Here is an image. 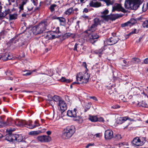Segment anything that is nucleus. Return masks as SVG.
I'll use <instances>...</instances> for the list:
<instances>
[{"label": "nucleus", "instance_id": "1", "mask_svg": "<svg viewBox=\"0 0 148 148\" xmlns=\"http://www.w3.org/2000/svg\"><path fill=\"white\" fill-rule=\"evenodd\" d=\"M94 23L90 27V29L85 31V32L89 34L87 39L91 43L93 44L96 41L99 37V36L95 33H91V32H93L96 29L97 25L100 24V21L98 18H95L94 19Z\"/></svg>", "mask_w": 148, "mask_h": 148}, {"label": "nucleus", "instance_id": "2", "mask_svg": "<svg viewBox=\"0 0 148 148\" xmlns=\"http://www.w3.org/2000/svg\"><path fill=\"white\" fill-rule=\"evenodd\" d=\"M144 0H126L125 7L126 9L136 10Z\"/></svg>", "mask_w": 148, "mask_h": 148}, {"label": "nucleus", "instance_id": "3", "mask_svg": "<svg viewBox=\"0 0 148 148\" xmlns=\"http://www.w3.org/2000/svg\"><path fill=\"white\" fill-rule=\"evenodd\" d=\"M89 77L90 75L87 71L79 73L76 76V79L78 82H74L72 84L86 83L88 81Z\"/></svg>", "mask_w": 148, "mask_h": 148}, {"label": "nucleus", "instance_id": "4", "mask_svg": "<svg viewBox=\"0 0 148 148\" xmlns=\"http://www.w3.org/2000/svg\"><path fill=\"white\" fill-rule=\"evenodd\" d=\"M75 130L73 126H69L65 128L63 131L62 136L64 139H68L73 135Z\"/></svg>", "mask_w": 148, "mask_h": 148}, {"label": "nucleus", "instance_id": "5", "mask_svg": "<svg viewBox=\"0 0 148 148\" xmlns=\"http://www.w3.org/2000/svg\"><path fill=\"white\" fill-rule=\"evenodd\" d=\"M109 11L107 9H106L101 12V17L103 21L104 22L108 21H113L116 19L117 17L115 15L111 14L107 15Z\"/></svg>", "mask_w": 148, "mask_h": 148}, {"label": "nucleus", "instance_id": "6", "mask_svg": "<svg viewBox=\"0 0 148 148\" xmlns=\"http://www.w3.org/2000/svg\"><path fill=\"white\" fill-rule=\"evenodd\" d=\"M47 22H41L34 28V30L36 31L34 32L36 34H40L43 33L47 29Z\"/></svg>", "mask_w": 148, "mask_h": 148}, {"label": "nucleus", "instance_id": "7", "mask_svg": "<svg viewBox=\"0 0 148 148\" xmlns=\"http://www.w3.org/2000/svg\"><path fill=\"white\" fill-rule=\"evenodd\" d=\"M15 123L18 126L20 127L25 126L29 129L34 128L36 126V125H32L31 124V121H29L27 122L25 120H20L17 119L15 121Z\"/></svg>", "mask_w": 148, "mask_h": 148}, {"label": "nucleus", "instance_id": "8", "mask_svg": "<svg viewBox=\"0 0 148 148\" xmlns=\"http://www.w3.org/2000/svg\"><path fill=\"white\" fill-rule=\"evenodd\" d=\"M56 30L57 31L56 32L55 31L49 32L45 33V38L48 40H52L58 37V36L57 34V33H59V28L57 27Z\"/></svg>", "mask_w": 148, "mask_h": 148}, {"label": "nucleus", "instance_id": "9", "mask_svg": "<svg viewBox=\"0 0 148 148\" xmlns=\"http://www.w3.org/2000/svg\"><path fill=\"white\" fill-rule=\"evenodd\" d=\"M77 110L76 108H74L73 110H68L67 112V115L70 117L75 118V120L81 121L82 120L81 117L79 116H77Z\"/></svg>", "mask_w": 148, "mask_h": 148}, {"label": "nucleus", "instance_id": "10", "mask_svg": "<svg viewBox=\"0 0 148 148\" xmlns=\"http://www.w3.org/2000/svg\"><path fill=\"white\" fill-rule=\"evenodd\" d=\"M119 38L116 36H113L109 39L104 41V43L108 45H111L116 44L119 40Z\"/></svg>", "mask_w": 148, "mask_h": 148}, {"label": "nucleus", "instance_id": "11", "mask_svg": "<svg viewBox=\"0 0 148 148\" xmlns=\"http://www.w3.org/2000/svg\"><path fill=\"white\" fill-rule=\"evenodd\" d=\"M36 138L38 141L42 143L49 142L51 140V138L50 136L46 135L39 136Z\"/></svg>", "mask_w": 148, "mask_h": 148}, {"label": "nucleus", "instance_id": "12", "mask_svg": "<svg viewBox=\"0 0 148 148\" xmlns=\"http://www.w3.org/2000/svg\"><path fill=\"white\" fill-rule=\"evenodd\" d=\"M132 143L134 146H139L143 145L144 142L141 141L139 137H137L133 139Z\"/></svg>", "mask_w": 148, "mask_h": 148}, {"label": "nucleus", "instance_id": "13", "mask_svg": "<svg viewBox=\"0 0 148 148\" xmlns=\"http://www.w3.org/2000/svg\"><path fill=\"white\" fill-rule=\"evenodd\" d=\"M115 10L121 11L123 12H125V10L123 8L121 5L118 3L115 4L113 7L112 11L114 12Z\"/></svg>", "mask_w": 148, "mask_h": 148}, {"label": "nucleus", "instance_id": "14", "mask_svg": "<svg viewBox=\"0 0 148 148\" xmlns=\"http://www.w3.org/2000/svg\"><path fill=\"white\" fill-rule=\"evenodd\" d=\"M58 105L62 113L64 112L66 110V104L64 101L62 100L60 101Z\"/></svg>", "mask_w": 148, "mask_h": 148}, {"label": "nucleus", "instance_id": "15", "mask_svg": "<svg viewBox=\"0 0 148 148\" xmlns=\"http://www.w3.org/2000/svg\"><path fill=\"white\" fill-rule=\"evenodd\" d=\"M113 132L111 130H107L105 132V138L106 140H110L113 138Z\"/></svg>", "mask_w": 148, "mask_h": 148}, {"label": "nucleus", "instance_id": "16", "mask_svg": "<svg viewBox=\"0 0 148 148\" xmlns=\"http://www.w3.org/2000/svg\"><path fill=\"white\" fill-rule=\"evenodd\" d=\"M89 5L92 7L97 8L100 6L101 4V3L97 2L96 0H92L90 1Z\"/></svg>", "mask_w": 148, "mask_h": 148}, {"label": "nucleus", "instance_id": "17", "mask_svg": "<svg viewBox=\"0 0 148 148\" xmlns=\"http://www.w3.org/2000/svg\"><path fill=\"white\" fill-rule=\"evenodd\" d=\"M12 124V119L10 118L7 119L5 122H1V127L7 126L11 125Z\"/></svg>", "mask_w": 148, "mask_h": 148}, {"label": "nucleus", "instance_id": "18", "mask_svg": "<svg viewBox=\"0 0 148 148\" xmlns=\"http://www.w3.org/2000/svg\"><path fill=\"white\" fill-rule=\"evenodd\" d=\"M127 119L128 117L127 116L125 117H118L117 119L116 122L117 123L121 124L127 120Z\"/></svg>", "mask_w": 148, "mask_h": 148}, {"label": "nucleus", "instance_id": "19", "mask_svg": "<svg viewBox=\"0 0 148 148\" xmlns=\"http://www.w3.org/2000/svg\"><path fill=\"white\" fill-rule=\"evenodd\" d=\"M74 13V10L73 7L70 8L66 10L64 13V16H69Z\"/></svg>", "mask_w": 148, "mask_h": 148}, {"label": "nucleus", "instance_id": "20", "mask_svg": "<svg viewBox=\"0 0 148 148\" xmlns=\"http://www.w3.org/2000/svg\"><path fill=\"white\" fill-rule=\"evenodd\" d=\"M14 135L9 133L5 137V140L9 142H13L14 140Z\"/></svg>", "mask_w": 148, "mask_h": 148}, {"label": "nucleus", "instance_id": "21", "mask_svg": "<svg viewBox=\"0 0 148 148\" xmlns=\"http://www.w3.org/2000/svg\"><path fill=\"white\" fill-rule=\"evenodd\" d=\"M1 56L2 60H8L11 59L12 58V57L8 53H7L5 54H3L1 55Z\"/></svg>", "mask_w": 148, "mask_h": 148}, {"label": "nucleus", "instance_id": "22", "mask_svg": "<svg viewBox=\"0 0 148 148\" xmlns=\"http://www.w3.org/2000/svg\"><path fill=\"white\" fill-rule=\"evenodd\" d=\"M14 140H16L18 142H21L23 139L22 136L21 135L15 134L14 135Z\"/></svg>", "mask_w": 148, "mask_h": 148}, {"label": "nucleus", "instance_id": "23", "mask_svg": "<svg viewBox=\"0 0 148 148\" xmlns=\"http://www.w3.org/2000/svg\"><path fill=\"white\" fill-rule=\"evenodd\" d=\"M58 7L56 4H52L51 5L49 9L51 12L52 13H54L55 10L57 9Z\"/></svg>", "mask_w": 148, "mask_h": 148}, {"label": "nucleus", "instance_id": "24", "mask_svg": "<svg viewBox=\"0 0 148 148\" xmlns=\"http://www.w3.org/2000/svg\"><path fill=\"white\" fill-rule=\"evenodd\" d=\"M41 132L39 130L33 131L29 132L28 133L29 135L32 136H36L41 133Z\"/></svg>", "mask_w": 148, "mask_h": 148}, {"label": "nucleus", "instance_id": "25", "mask_svg": "<svg viewBox=\"0 0 148 148\" xmlns=\"http://www.w3.org/2000/svg\"><path fill=\"white\" fill-rule=\"evenodd\" d=\"M75 36V35L74 34H72L70 33H66L65 34L64 36V37L65 38H68L69 37H71L73 38Z\"/></svg>", "mask_w": 148, "mask_h": 148}, {"label": "nucleus", "instance_id": "26", "mask_svg": "<svg viewBox=\"0 0 148 148\" xmlns=\"http://www.w3.org/2000/svg\"><path fill=\"white\" fill-rule=\"evenodd\" d=\"M105 2L107 6L112 5L114 3L113 0H100Z\"/></svg>", "mask_w": 148, "mask_h": 148}, {"label": "nucleus", "instance_id": "27", "mask_svg": "<svg viewBox=\"0 0 148 148\" xmlns=\"http://www.w3.org/2000/svg\"><path fill=\"white\" fill-rule=\"evenodd\" d=\"M89 119L91 121L93 122H97L98 120V118L96 116H90Z\"/></svg>", "mask_w": 148, "mask_h": 148}, {"label": "nucleus", "instance_id": "28", "mask_svg": "<svg viewBox=\"0 0 148 148\" xmlns=\"http://www.w3.org/2000/svg\"><path fill=\"white\" fill-rule=\"evenodd\" d=\"M17 15L16 14H10L9 15V20L16 19L17 18Z\"/></svg>", "mask_w": 148, "mask_h": 148}, {"label": "nucleus", "instance_id": "29", "mask_svg": "<svg viewBox=\"0 0 148 148\" xmlns=\"http://www.w3.org/2000/svg\"><path fill=\"white\" fill-rule=\"evenodd\" d=\"M61 23V25H63L65 23V19L63 17H58L57 18Z\"/></svg>", "mask_w": 148, "mask_h": 148}, {"label": "nucleus", "instance_id": "30", "mask_svg": "<svg viewBox=\"0 0 148 148\" xmlns=\"http://www.w3.org/2000/svg\"><path fill=\"white\" fill-rule=\"evenodd\" d=\"M10 10L9 9L6 10L5 12L4 13H1V14H0V16L1 17H5L7 14H8Z\"/></svg>", "mask_w": 148, "mask_h": 148}, {"label": "nucleus", "instance_id": "31", "mask_svg": "<svg viewBox=\"0 0 148 148\" xmlns=\"http://www.w3.org/2000/svg\"><path fill=\"white\" fill-rule=\"evenodd\" d=\"M129 22L130 26L132 25L136 22V20L134 18L131 19L129 21Z\"/></svg>", "mask_w": 148, "mask_h": 148}, {"label": "nucleus", "instance_id": "32", "mask_svg": "<svg viewBox=\"0 0 148 148\" xmlns=\"http://www.w3.org/2000/svg\"><path fill=\"white\" fill-rule=\"evenodd\" d=\"M61 82H66V83H69L71 81L69 79H66L64 77H62L61 79Z\"/></svg>", "mask_w": 148, "mask_h": 148}, {"label": "nucleus", "instance_id": "33", "mask_svg": "<svg viewBox=\"0 0 148 148\" xmlns=\"http://www.w3.org/2000/svg\"><path fill=\"white\" fill-rule=\"evenodd\" d=\"M143 26L144 27L148 28V21H144L143 23Z\"/></svg>", "mask_w": 148, "mask_h": 148}, {"label": "nucleus", "instance_id": "34", "mask_svg": "<svg viewBox=\"0 0 148 148\" xmlns=\"http://www.w3.org/2000/svg\"><path fill=\"white\" fill-rule=\"evenodd\" d=\"M90 107V104L89 103H87L85 106L86 109H85V112H86Z\"/></svg>", "mask_w": 148, "mask_h": 148}, {"label": "nucleus", "instance_id": "35", "mask_svg": "<svg viewBox=\"0 0 148 148\" xmlns=\"http://www.w3.org/2000/svg\"><path fill=\"white\" fill-rule=\"evenodd\" d=\"M53 99L54 101L56 102L58 101H60L61 100H60L59 97L57 95L54 96Z\"/></svg>", "mask_w": 148, "mask_h": 148}, {"label": "nucleus", "instance_id": "36", "mask_svg": "<svg viewBox=\"0 0 148 148\" xmlns=\"http://www.w3.org/2000/svg\"><path fill=\"white\" fill-rule=\"evenodd\" d=\"M121 26L122 27H124L125 26H131L129 21L127 22L121 24Z\"/></svg>", "mask_w": 148, "mask_h": 148}, {"label": "nucleus", "instance_id": "37", "mask_svg": "<svg viewBox=\"0 0 148 148\" xmlns=\"http://www.w3.org/2000/svg\"><path fill=\"white\" fill-rule=\"evenodd\" d=\"M141 105L143 107H148V104L146 103L145 102L143 101H142Z\"/></svg>", "mask_w": 148, "mask_h": 148}, {"label": "nucleus", "instance_id": "38", "mask_svg": "<svg viewBox=\"0 0 148 148\" xmlns=\"http://www.w3.org/2000/svg\"><path fill=\"white\" fill-rule=\"evenodd\" d=\"M114 138L116 139L117 140H119L122 137L120 134H118L115 135Z\"/></svg>", "mask_w": 148, "mask_h": 148}, {"label": "nucleus", "instance_id": "39", "mask_svg": "<svg viewBox=\"0 0 148 148\" xmlns=\"http://www.w3.org/2000/svg\"><path fill=\"white\" fill-rule=\"evenodd\" d=\"M32 3L35 5H37L38 4L37 0H30Z\"/></svg>", "mask_w": 148, "mask_h": 148}, {"label": "nucleus", "instance_id": "40", "mask_svg": "<svg viewBox=\"0 0 148 148\" xmlns=\"http://www.w3.org/2000/svg\"><path fill=\"white\" fill-rule=\"evenodd\" d=\"M102 134L100 133H97L94 135L96 137L98 138H100Z\"/></svg>", "mask_w": 148, "mask_h": 148}, {"label": "nucleus", "instance_id": "41", "mask_svg": "<svg viewBox=\"0 0 148 148\" xmlns=\"http://www.w3.org/2000/svg\"><path fill=\"white\" fill-rule=\"evenodd\" d=\"M148 64V58L145 59L144 61L142 62V64Z\"/></svg>", "mask_w": 148, "mask_h": 148}, {"label": "nucleus", "instance_id": "42", "mask_svg": "<svg viewBox=\"0 0 148 148\" xmlns=\"http://www.w3.org/2000/svg\"><path fill=\"white\" fill-rule=\"evenodd\" d=\"M133 60L136 62V63H138L140 62V60L138 58H134Z\"/></svg>", "mask_w": 148, "mask_h": 148}, {"label": "nucleus", "instance_id": "43", "mask_svg": "<svg viewBox=\"0 0 148 148\" xmlns=\"http://www.w3.org/2000/svg\"><path fill=\"white\" fill-rule=\"evenodd\" d=\"M94 145L95 144L94 143H90L86 146L85 148H88L90 146H94Z\"/></svg>", "mask_w": 148, "mask_h": 148}, {"label": "nucleus", "instance_id": "44", "mask_svg": "<svg viewBox=\"0 0 148 148\" xmlns=\"http://www.w3.org/2000/svg\"><path fill=\"white\" fill-rule=\"evenodd\" d=\"M23 6H24V5H23L22 3L20 4L19 5V8L20 9V10H23Z\"/></svg>", "mask_w": 148, "mask_h": 148}, {"label": "nucleus", "instance_id": "45", "mask_svg": "<svg viewBox=\"0 0 148 148\" xmlns=\"http://www.w3.org/2000/svg\"><path fill=\"white\" fill-rule=\"evenodd\" d=\"M35 70H33V71H32V72H30V71H29L28 72H27V73H26L25 74H24V75H30L33 72H35Z\"/></svg>", "mask_w": 148, "mask_h": 148}, {"label": "nucleus", "instance_id": "46", "mask_svg": "<svg viewBox=\"0 0 148 148\" xmlns=\"http://www.w3.org/2000/svg\"><path fill=\"white\" fill-rule=\"evenodd\" d=\"M48 99L49 100L51 101L53 99L52 96L50 95H49L48 96Z\"/></svg>", "mask_w": 148, "mask_h": 148}, {"label": "nucleus", "instance_id": "47", "mask_svg": "<svg viewBox=\"0 0 148 148\" xmlns=\"http://www.w3.org/2000/svg\"><path fill=\"white\" fill-rule=\"evenodd\" d=\"M28 1V0H23V1L21 3H22L23 5H25L26 3H27Z\"/></svg>", "mask_w": 148, "mask_h": 148}, {"label": "nucleus", "instance_id": "48", "mask_svg": "<svg viewBox=\"0 0 148 148\" xmlns=\"http://www.w3.org/2000/svg\"><path fill=\"white\" fill-rule=\"evenodd\" d=\"M31 124L32 125H36V126H35V127H34V128L36 126H38L39 125V124L38 123V122L37 121H35L34 124V125H33L32 124Z\"/></svg>", "mask_w": 148, "mask_h": 148}, {"label": "nucleus", "instance_id": "49", "mask_svg": "<svg viewBox=\"0 0 148 148\" xmlns=\"http://www.w3.org/2000/svg\"><path fill=\"white\" fill-rule=\"evenodd\" d=\"M98 121H99V122H103L104 121V120L103 118L100 117L99 118H98Z\"/></svg>", "mask_w": 148, "mask_h": 148}, {"label": "nucleus", "instance_id": "50", "mask_svg": "<svg viewBox=\"0 0 148 148\" xmlns=\"http://www.w3.org/2000/svg\"><path fill=\"white\" fill-rule=\"evenodd\" d=\"M90 98L92 99H93L94 100H95V101H97V98L95 97H94V96L90 97Z\"/></svg>", "mask_w": 148, "mask_h": 148}, {"label": "nucleus", "instance_id": "51", "mask_svg": "<svg viewBox=\"0 0 148 148\" xmlns=\"http://www.w3.org/2000/svg\"><path fill=\"white\" fill-rule=\"evenodd\" d=\"M78 45V44H77V43H76L74 46V50H77V46Z\"/></svg>", "mask_w": 148, "mask_h": 148}, {"label": "nucleus", "instance_id": "52", "mask_svg": "<svg viewBox=\"0 0 148 148\" xmlns=\"http://www.w3.org/2000/svg\"><path fill=\"white\" fill-rule=\"evenodd\" d=\"M83 66H84L87 70H88L87 69V65L85 62H84L83 63Z\"/></svg>", "mask_w": 148, "mask_h": 148}, {"label": "nucleus", "instance_id": "53", "mask_svg": "<svg viewBox=\"0 0 148 148\" xmlns=\"http://www.w3.org/2000/svg\"><path fill=\"white\" fill-rule=\"evenodd\" d=\"M82 17L85 18L86 19H88V16H86L85 15H84L82 16Z\"/></svg>", "mask_w": 148, "mask_h": 148}, {"label": "nucleus", "instance_id": "54", "mask_svg": "<svg viewBox=\"0 0 148 148\" xmlns=\"http://www.w3.org/2000/svg\"><path fill=\"white\" fill-rule=\"evenodd\" d=\"M124 145V143H120L119 144V147H121V146H123V145Z\"/></svg>", "mask_w": 148, "mask_h": 148}, {"label": "nucleus", "instance_id": "55", "mask_svg": "<svg viewBox=\"0 0 148 148\" xmlns=\"http://www.w3.org/2000/svg\"><path fill=\"white\" fill-rule=\"evenodd\" d=\"M51 132L50 131H48L46 133L48 135H50L51 134Z\"/></svg>", "mask_w": 148, "mask_h": 148}, {"label": "nucleus", "instance_id": "56", "mask_svg": "<svg viewBox=\"0 0 148 148\" xmlns=\"http://www.w3.org/2000/svg\"><path fill=\"white\" fill-rule=\"evenodd\" d=\"M58 17H57L56 16H53L52 17V18L53 19H58V18H57Z\"/></svg>", "mask_w": 148, "mask_h": 148}, {"label": "nucleus", "instance_id": "57", "mask_svg": "<svg viewBox=\"0 0 148 148\" xmlns=\"http://www.w3.org/2000/svg\"><path fill=\"white\" fill-rule=\"evenodd\" d=\"M88 10L87 9L85 8L84 10V12H88Z\"/></svg>", "mask_w": 148, "mask_h": 148}, {"label": "nucleus", "instance_id": "58", "mask_svg": "<svg viewBox=\"0 0 148 148\" xmlns=\"http://www.w3.org/2000/svg\"><path fill=\"white\" fill-rule=\"evenodd\" d=\"M127 120H129L130 121H134V120L133 119H131L130 118H129L128 117V119H127Z\"/></svg>", "mask_w": 148, "mask_h": 148}, {"label": "nucleus", "instance_id": "59", "mask_svg": "<svg viewBox=\"0 0 148 148\" xmlns=\"http://www.w3.org/2000/svg\"><path fill=\"white\" fill-rule=\"evenodd\" d=\"M142 19V18L141 17H139L137 18V19L138 20H141Z\"/></svg>", "mask_w": 148, "mask_h": 148}, {"label": "nucleus", "instance_id": "60", "mask_svg": "<svg viewBox=\"0 0 148 148\" xmlns=\"http://www.w3.org/2000/svg\"><path fill=\"white\" fill-rule=\"evenodd\" d=\"M119 107H120L119 106H117V107L115 106L113 107V108H119Z\"/></svg>", "mask_w": 148, "mask_h": 148}, {"label": "nucleus", "instance_id": "61", "mask_svg": "<svg viewBox=\"0 0 148 148\" xmlns=\"http://www.w3.org/2000/svg\"><path fill=\"white\" fill-rule=\"evenodd\" d=\"M84 0H80V1L81 3H84L85 2Z\"/></svg>", "mask_w": 148, "mask_h": 148}, {"label": "nucleus", "instance_id": "62", "mask_svg": "<svg viewBox=\"0 0 148 148\" xmlns=\"http://www.w3.org/2000/svg\"><path fill=\"white\" fill-rule=\"evenodd\" d=\"M136 30V29H135L134 30V31H132V32L130 33V34H133V33H135V31Z\"/></svg>", "mask_w": 148, "mask_h": 148}, {"label": "nucleus", "instance_id": "63", "mask_svg": "<svg viewBox=\"0 0 148 148\" xmlns=\"http://www.w3.org/2000/svg\"><path fill=\"white\" fill-rule=\"evenodd\" d=\"M73 10H74V11H77L78 10V9L77 8H75V9H73Z\"/></svg>", "mask_w": 148, "mask_h": 148}, {"label": "nucleus", "instance_id": "64", "mask_svg": "<svg viewBox=\"0 0 148 148\" xmlns=\"http://www.w3.org/2000/svg\"><path fill=\"white\" fill-rule=\"evenodd\" d=\"M3 110L4 111H5L6 112H8V111L6 109H5V108H3Z\"/></svg>", "mask_w": 148, "mask_h": 148}]
</instances>
